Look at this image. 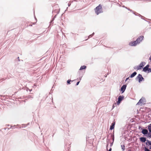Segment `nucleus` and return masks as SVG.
I'll return each mask as SVG.
<instances>
[{
    "label": "nucleus",
    "mask_w": 151,
    "mask_h": 151,
    "mask_svg": "<svg viewBox=\"0 0 151 151\" xmlns=\"http://www.w3.org/2000/svg\"><path fill=\"white\" fill-rule=\"evenodd\" d=\"M144 38L143 36H140L137 38L136 40L133 41H131L129 43V45L131 46H135L137 44L139 43L143 40Z\"/></svg>",
    "instance_id": "obj_1"
},
{
    "label": "nucleus",
    "mask_w": 151,
    "mask_h": 151,
    "mask_svg": "<svg viewBox=\"0 0 151 151\" xmlns=\"http://www.w3.org/2000/svg\"><path fill=\"white\" fill-rule=\"evenodd\" d=\"M102 8L101 5L99 4L95 9V12L97 15L102 12Z\"/></svg>",
    "instance_id": "obj_2"
},
{
    "label": "nucleus",
    "mask_w": 151,
    "mask_h": 151,
    "mask_svg": "<svg viewBox=\"0 0 151 151\" xmlns=\"http://www.w3.org/2000/svg\"><path fill=\"white\" fill-rule=\"evenodd\" d=\"M145 62H142L139 66H135L134 68L136 70H139L141 69L145 65Z\"/></svg>",
    "instance_id": "obj_3"
},
{
    "label": "nucleus",
    "mask_w": 151,
    "mask_h": 151,
    "mask_svg": "<svg viewBox=\"0 0 151 151\" xmlns=\"http://www.w3.org/2000/svg\"><path fill=\"white\" fill-rule=\"evenodd\" d=\"M149 65H148L145 67L143 69V71L145 72H147L148 73L151 72V68H149Z\"/></svg>",
    "instance_id": "obj_4"
},
{
    "label": "nucleus",
    "mask_w": 151,
    "mask_h": 151,
    "mask_svg": "<svg viewBox=\"0 0 151 151\" xmlns=\"http://www.w3.org/2000/svg\"><path fill=\"white\" fill-rule=\"evenodd\" d=\"M124 98V96H119L118 98V100L117 102L118 105H119L121 101H122Z\"/></svg>",
    "instance_id": "obj_5"
},
{
    "label": "nucleus",
    "mask_w": 151,
    "mask_h": 151,
    "mask_svg": "<svg viewBox=\"0 0 151 151\" xmlns=\"http://www.w3.org/2000/svg\"><path fill=\"white\" fill-rule=\"evenodd\" d=\"M137 78L139 82H140L142 80L144 79V78L142 77V75L140 74H139L137 76Z\"/></svg>",
    "instance_id": "obj_6"
},
{
    "label": "nucleus",
    "mask_w": 151,
    "mask_h": 151,
    "mask_svg": "<svg viewBox=\"0 0 151 151\" xmlns=\"http://www.w3.org/2000/svg\"><path fill=\"white\" fill-rule=\"evenodd\" d=\"M145 99L144 98L142 97L141 99L139 100V102L137 103V104L138 105H142L144 101V100Z\"/></svg>",
    "instance_id": "obj_7"
},
{
    "label": "nucleus",
    "mask_w": 151,
    "mask_h": 151,
    "mask_svg": "<svg viewBox=\"0 0 151 151\" xmlns=\"http://www.w3.org/2000/svg\"><path fill=\"white\" fill-rule=\"evenodd\" d=\"M126 85H123L121 87V91H122V93H123L125 91L126 88Z\"/></svg>",
    "instance_id": "obj_8"
},
{
    "label": "nucleus",
    "mask_w": 151,
    "mask_h": 151,
    "mask_svg": "<svg viewBox=\"0 0 151 151\" xmlns=\"http://www.w3.org/2000/svg\"><path fill=\"white\" fill-rule=\"evenodd\" d=\"M142 133L145 135L146 134H148V131L146 129H143L142 131Z\"/></svg>",
    "instance_id": "obj_9"
},
{
    "label": "nucleus",
    "mask_w": 151,
    "mask_h": 151,
    "mask_svg": "<svg viewBox=\"0 0 151 151\" xmlns=\"http://www.w3.org/2000/svg\"><path fill=\"white\" fill-rule=\"evenodd\" d=\"M147 145H148L149 146V148L150 149H151V142L148 140H147V142L146 143Z\"/></svg>",
    "instance_id": "obj_10"
},
{
    "label": "nucleus",
    "mask_w": 151,
    "mask_h": 151,
    "mask_svg": "<svg viewBox=\"0 0 151 151\" xmlns=\"http://www.w3.org/2000/svg\"><path fill=\"white\" fill-rule=\"evenodd\" d=\"M140 140L142 142H145L146 140V138L144 137H141L140 138Z\"/></svg>",
    "instance_id": "obj_11"
},
{
    "label": "nucleus",
    "mask_w": 151,
    "mask_h": 151,
    "mask_svg": "<svg viewBox=\"0 0 151 151\" xmlns=\"http://www.w3.org/2000/svg\"><path fill=\"white\" fill-rule=\"evenodd\" d=\"M115 124V122H113L111 125V126L110 127V129L112 130L114 128V125Z\"/></svg>",
    "instance_id": "obj_12"
},
{
    "label": "nucleus",
    "mask_w": 151,
    "mask_h": 151,
    "mask_svg": "<svg viewBox=\"0 0 151 151\" xmlns=\"http://www.w3.org/2000/svg\"><path fill=\"white\" fill-rule=\"evenodd\" d=\"M137 74V73L136 72H134L133 73H132L130 76V78H133Z\"/></svg>",
    "instance_id": "obj_13"
},
{
    "label": "nucleus",
    "mask_w": 151,
    "mask_h": 151,
    "mask_svg": "<svg viewBox=\"0 0 151 151\" xmlns=\"http://www.w3.org/2000/svg\"><path fill=\"white\" fill-rule=\"evenodd\" d=\"M86 68V66H85V65H83L82 66H81L80 69V70H83V69H85Z\"/></svg>",
    "instance_id": "obj_14"
},
{
    "label": "nucleus",
    "mask_w": 151,
    "mask_h": 151,
    "mask_svg": "<svg viewBox=\"0 0 151 151\" xmlns=\"http://www.w3.org/2000/svg\"><path fill=\"white\" fill-rule=\"evenodd\" d=\"M148 129L150 132H151V124H150L148 126Z\"/></svg>",
    "instance_id": "obj_15"
},
{
    "label": "nucleus",
    "mask_w": 151,
    "mask_h": 151,
    "mask_svg": "<svg viewBox=\"0 0 151 151\" xmlns=\"http://www.w3.org/2000/svg\"><path fill=\"white\" fill-rule=\"evenodd\" d=\"M122 148L123 150V151H124V150L125 149V146L124 145H121Z\"/></svg>",
    "instance_id": "obj_16"
},
{
    "label": "nucleus",
    "mask_w": 151,
    "mask_h": 151,
    "mask_svg": "<svg viewBox=\"0 0 151 151\" xmlns=\"http://www.w3.org/2000/svg\"><path fill=\"white\" fill-rule=\"evenodd\" d=\"M145 151H150L148 149L145 147Z\"/></svg>",
    "instance_id": "obj_17"
},
{
    "label": "nucleus",
    "mask_w": 151,
    "mask_h": 151,
    "mask_svg": "<svg viewBox=\"0 0 151 151\" xmlns=\"http://www.w3.org/2000/svg\"><path fill=\"white\" fill-rule=\"evenodd\" d=\"M70 81H71L70 80H68L67 81L68 83V84H70Z\"/></svg>",
    "instance_id": "obj_18"
},
{
    "label": "nucleus",
    "mask_w": 151,
    "mask_h": 151,
    "mask_svg": "<svg viewBox=\"0 0 151 151\" xmlns=\"http://www.w3.org/2000/svg\"><path fill=\"white\" fill-rule=\"evenodd\" d=\"M148 136L149 137H150L151 136V135L150 134V133L148 134Z\"/></svg>",
    "instance_id": "obj_19"
},
{
    "label": "nucleus",
    "mask_w": 151,
    "mask_h": 151,
    "mask_svg": "<svg viewBox=\"0 0 151 151\" xmlns=\"http://www.w3.org/2000/svg\"><path fill=\"white\" fill-rule=\"evenodd\" d=\"M79 82H80L79 81H78L76 85H78L79 84Z\"/></svg>",
    "instance_id": "obj_20"
},
{
    "label": "nucleus",
    "mask_w": 151,
    "mask_h": 151,
    "mask_svg": "<svg viewBox=\"0 0 151 151\" xmlns=\"http://www.w3.org/2000/svg\"><path fill=\"white\" fill-rule=\"evenodd\" d=\"M111 148H110L109 150L108 151H111Z\"/></svg>",
    "instance_id": "obj_21"
},
{
    "label": "nucleus",
    "mask_w": 151,
    "mask_h": 151,
    "mask_svg": "<svg viewBox=\"0 0 151 151\" xmlns=\"http://www.w3.org/2000/svg\"><path fill=\"white\" fill-rule=\"evenodd\" d=\"M129 77L127 78L126 79V81H127V80H128L129 79Z\"/></svg>",
    "instance_id": "obj_22"
},
{
    "label": "nucleus",
    "mask_w": 151,
    "mask_h": 151,
    "mask_svg": "<svg viewBox=\"0 0 151 151\" xmlns=\"http://www.w3.org/2000/svg\"><path fill=\"white\" fill-rule=\"evenodd\" d=\"M149 60H151V56H150V57L149 58Z\"/></svg>",
    "instance_id": "obj_23"
},
{
    "label": "nucleus",
    "mask_w": 151,
    "mask_h": 151,
    "mask_svg": "<svg viewBox=\"0 0 151 151\" xmlns=\"http://www.w3.org/2000/svg\"><path fill=\"white\" fill-rule=\"evenodd\" d=\"M90 36H91V35H90V36H89V37H90Z\"/></svg>",
    "instance_id": "obj_24"
}]
</instances>
